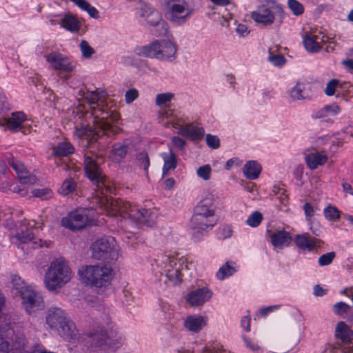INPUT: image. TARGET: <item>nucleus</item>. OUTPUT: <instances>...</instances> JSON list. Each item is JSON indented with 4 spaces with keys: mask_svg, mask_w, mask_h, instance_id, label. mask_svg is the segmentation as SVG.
Instances as JSON below:
<instances>
[{
    "mask_svg": "<svg viewBox=\"0 0 353 353\" xmlns=\"http://www.w3.org/2000/svg\"><path fill=\"white\" fill-rule=\"evenodd\" d=\"M74 136L86 141L83 161L86 176L96 184V191L100 192L103 195L102 197H107V193L111 192V187L100 168L101 163L103 161V156L95 152V146L93 145L102 136V133L90 126L81 125L80 128H76Z\"/></svg>",
    "mask_w": 353,
    "mask_h": 353,
    "instance_id": "1",
    "label": "nucleus"
},
{
    "mask_svg": "<svg viewBox=\"0 0 353 353\" xmlns=\"http://www.w3.org/2000/svg\"><path fill=\"white\" fill-rule=\"evenodd\" d=\"M84 97L91 106L92 114L95 122L99 123L98 130H95L103 135L116 134L118 132V128L112 124L119 121V114L103 105V101H101V93L97 90L87 92Z\"/></svg>",
    "mask_w": 353,
    "mask_h": 353,
    "instance_id": "2",
    "label": "nucleus"
},
{
    "mask_svg": "<svg viewBox=\"0 0 353 353\" xmlns=\"http://www.w3.org/2000/svg\"><path fill=\"white\" fill-rule=\"evenodd\" d=\"M72 276V270L68 262L61 259H57L48 268L44 276V284L48 291L58 292L71 280Z\"/></svg>",
    "mask_w": 353,
    "mask_h": 353,
    "instance_id": "3",
    "label": "nucleus"
},
{
    "mask_svg": "<svg viewBox=\"0 0 353 353\" xmlns=\"http://www.w3.org/2000/svg\"><path fill=\"white\" fill-rule=\"evenodd\" d=\"M46 322L50 329L58 331L67 339L74 338L77 334L75 325L61 307H49L46 312Z\"/></svg>",
    "mask_w": 353,
    "mask_h": 353,
    "instance_id": "4",
    "label": "nucleus"
},
{
    "mask_svg": "<svg viewBox=\"0 0 353 353\" xmlns=\"http://www.w3.org/2000/svg\"><path fill=\"white\" fill-rule=\"evenodd\" d=\"M103 205L108 213L111 216L119 214L123 218H128L132 221L140 223L141 220H145L143 213L144 208L132 206L127 201L121 200H109L108 197H101L99 201Z\"/></svg>",
    "mask_w": 353,
    "mask_h": 353,
    "instance_id": "5",
    "label": "nucleus"
},
{
    "mask_svg": "<svg viewBox=\"0 0 353 353\" xmlns=\"http://www.w3.org/2000/svg\"><path fill=\"white\" fill-rule=\"evenodd\" d=\"M112 272V268L108 265L85 266L79 270V274L83 282L96 288L106 287L110 285L113 277Z\"/></svg>",
    "mask_w": 353,
    "mask_h": 353,
    "instance_id": "6",
    "label": "nucleus"
},
{
    "mask_svg": "<svg viewBox=\"0 0 353 353\" xmlns=\"http://www.w3.org/2000/svg\"><path fill=\"white\" fill-rule=\"evenodd\" d=\"M159 265L161 268V274L165 276L174 285L178 284L181 281L182 272L188 270V264L183 259L178 260L175 257L163 256L159 259Z\"/></svg>",
    "mask_w": 353,
    "mask_h": 353,
    "instance_id": "7",
    "label": "nucleus"
},
{
    "mask_svg": "<svg viewBox=\"0 0 353 353\" xmlns=\"http://www.w3.org/2000/svg\"><path fill=\"white\" fill-rule=\"evenodd\" d=\"M92 257L97 260H115L119 256L115 240L112 236L96 241L92 246Z\"/></svg>",
    "mask_w": 353,
    "mask_h": 353,
    "instance_id": "8",
    "label": "nucleus"
},
{
    "mask_svg": "<svg viewBox=\"0 0 353 353\" xmlns=\"http://www.w3.org/2000/svg\"><path fill=\"white\" fill-rule=\"evenodd\" d=\"M165 17L175 25L184 23L189 17L191 10L185 0H165Z\"/></svg>",
    "mask_w": 353,
    "mask_h": 353,
    "instance_id": "9",
    "label": "nucleus"
},
{
    "mask_svg": "<svg viewBox=\"0 0 353 353\" xmlns=\"http://www.w3.org/2000/svg\"><path fill=\"white\" fill-rule=\"evenodd\" d=\"M87 209L77 210L70 212L67 216L62 218L61 225L71 230H81L92 223Z\"/></svg>",
    "mask_w": 353,
    "mask_h": 353,
    "instance_id": "10",
    "label": "nucleus"
},
{
    "mask_svg": "<svg viewBox=\"0 0 353 353\" xmlns=\"http://www.w3.org/2000/svg\"><path fill=\"white\" fill-rule=\"evenodd\" d=\"M336 336L339 339L343 344L338 343L334 345L330 352L335 353L336 349L341 350L342 353H353V345H350V343L353 339V332L344 322L340 321L337 323L336 331Z\"/></svg>",
    "mask_w": 353,
    "mask_h": 353,
    "instance_id": "11",
    "label": "nucleus"
},
{
    "mask_svg": "<svg viewBox=\"0 0 353 353\" xmlns=\"http://www.w3.org/2000/svg\"><path fill=\"white\" fill-rule=\"evenodd\" d=\"M21 299L23 307L30 315L35 314L44 307L43 297L32 289L23 292Z\"/></svg>",
    "mask_w": 353,
    "mask_h": 353,
    "instance_id": "12",
    "label": "nucleus"
},
{
    "mask_svg": "<svg viewBox=\"0 0 353 353\" xmlns=\"http://www.w3.org/2000/svg\"><path fill=\"white\" fill-rule=\"evenodd\" d=\"M214 217L194 214L190 220L193 237L197 240L200 239L205 232L214 227Z\"/></svg>",
    "mask_w": 353,
    "mask_h": 353,
    "instance_id": "13",
    "label": "nucleus"
},
{
    "mask_svg": "<svg viewBox=\"0 0 353 353\" xmlns=\"http://www.w3.org/2000/svg\"><path fill=\"white\" fill-rule=\"evenodd\" d=\"M8 164L15 170L18 179L21 184L31 185L37 183L35 176L30 174L24 165L13 157L8 159Z\"/></svg>",
    "mask_w": 353,
    "mask_h": 353,
    "instance_id": "14",
    "label": "nucleus"
},
{
    "mask_svg": "<svg viewBox=\"0 0 353 353\" xmlns=\"http://www.w3.org/2000/svg\"><path fill=\"white\" fill-rule=\"evenodd\" d=\"M212 296V291L203 287L190 292L187 294L185 301L192 307H199L209 301Z\"/></svg>",
    "mask_w": 353,
    "mask_h": 353,
    "instance_id": "15",
    "label": "nucleus"
},
{
    "mask_svg": "<svg viewBox=\"0 0 353 353\" xmlns=\"http://www.w3.org/2000/svg\"><path fill=\"white\" fill-rule=\"evenodd\" d=\"M45 58L54 70L67 72H71L73 70V66L68 57L58 52L52 51L46 55Z\"/></svg>",
    "mask_w": 353,
    "mask_h": 353,
    "instance_id": "16",
    "label": "nucleus"
},
{
    "mask_svg": "<svg viewBox=\"0 0 353 353\" xmlns=\"http://www.w3.org/2000/svg\"><path fill=\"white\" fill-rule=\"evenodd\" d=\"M173 127L178 129V133L192 141L201 140L204 136V130L203 128L194 125L192 124H187L180 125L175 123Z\"/></svg>",
    "mask_w": 353,
    "mask_h": 353,
    "instance_id": "17",
    "label": "nucleus"
},
{
    "mask_svg": "<svg viewBox=\"0 0 353 353\" xmlns=\"http://www.w3.org/2000/svg\"><path fill=\"white\" fill-rule=\"evenodd\" d=\"M194 214L214 217V195L207 194L194 208Z\"/></svg>",
    "mask_w": 353,
    "mask_h": 353,
    "instance_id": "18",
    "label": "nucleus"
},
{
    "mask_svg": "<svg viewBox=\"0 0 353 353\" xmlns=\"http://www.w3.org/2000/svg\"><path fill=\"white\" fill-rule=\"evenodd\" d=\"M294 241L296 247L309 252L314 251L319 246L318 243H320V240L312 237L307 233L296 235L294 238Z\"/></svg>",
    "mask_w": 353,
    "mask_h": 353,
    "instance_id": "19",
    "label": "nucleus"
},
{
    "mask_svg": "<svg viewBox=\"0 0 353 353\" xmlns=\"http://www.w3.org/2000/svg\"><path fill=\"white\" fill-rule=\"evenodd\" d=\"M252 19L256 23L264 26H270L274 21V15L272 11L267 8L260 7L257 10L251 13Z\"/></svg>",
    "mask_w": 353,
    "mask_h": 353,
    "instance_id": "20",
    "label": "nucleus"
},
{
    "mask_svg": "<svg viewBox=\"0 0 353 353\" xmlns=\"http://www.w3.org/2000/svg\"><path fill=\"white\" fill-rule=\"evenodd\" d=\"M159 41L157 40L151 43L142 46L138 48L137 53L139 55H141L145 57L156 58L159 59V57H161V54L158 53L159 49H160Z\"/></svg>",
    "mask_w": 353,
    "mask_h": 353,
    "instance_id": "21",
    "label": "nucleus"
},
{
    "mask_svg": "<svg viewBox=\"0 0 353 353\" xmlns=\"http://www.w3.org/2000/svg\"><path fill=\"white\" fill-rule=\"evenodd\" d=\"M291 236L290 233L284 230H279L271 235L272 245L278 248H283L290 244Z\"/></svg>",
    "mask_w": 353,
    "mask_h": 353,
    "instance_id": "22",
    "label": "nucleus"
},
{
    "mask_svg": "<svg viewBox=\"0 0 353 353\" xmlns=\"http://www.w3.org/2000/svg\"><path fill=\"white\" fill-rule=\"evenodd\" d=\"M26 119V116L23 112H16L12 113L10 117L6 119V123L10 130L18 131Z\"/></svg>",
    "mask_w": 353,
    "mask_h": 353,
    "instance_id": "23",
    "label": "nucleus"
},
{
    "mask_svg": "<svg viewBox=\"0 0 353 353\" xmlns=\"http://www.w3.org/2000/svg\"><path fill=\"white\" fill-rule=\"evenodd\" d=\"M159 46L161 48L159 49L158 53L161 54V57H159V59H167L175 55L176 48L171 41L166 40L159 41Z\"/></svg>",
    "mask_w": 353,
    "mask_h": 353,
    "instance_id": "24",
    "label": "nucleus"
},
{
    "mask_svg": "<svg viewBox=\"0 0 353 353\" xmlns=\"http://www.w3.org/2000/svg\"><path fill=\"white\" fill-rule=\"evenodd\" d=\"M141 17L144 18L150 26H154L163 21L161 15L157 10L145 6L141 10Z\"/></svg>",
    "mask_w": 353,
    "mask_h": 353,
    "instance_id": "25",
    "label": "nucleus"
},
{
    "mask_svg": "<svg viewBox=\"0 0 353 353\" xmlns=\"http://www.w3.org/2000/svg\"><path fill=\"white\" fill-rule=\"evenodd\" d=\"M327 157L320 152L310 153L305 157L307 165L311 170H315L319 165H322L326 163Z\"/></svg>",
    "mask_w": 353,
    "mask_h": 353,
    "instance_id": "26",
    "label": "nucleus"
},
{
    "mask_svg": "<svg viewBox=\"0 0 353 353\" xmlns=\"http://www.w3.org/2000/svg\"><path fill=\"white\" fill-rule=\"evenodd\" d=\"M184 325L188 330L198 332L205 325V319L201 316H189L186 318Z\"/></svg>",
    "mask_w": 353,
    "mask_h": 353,
    "instance_id": "27",
    "label": "nucleus"
},
{
    "mask_svg": "<svg viewBox=\"0 0 353 353\" xmlns=\"http://www.w3.org/2000/svg\"><path fill=\"white\" fill-rule=\"evenodd\" d=\"M261 166L255 161H248L243 166V173L247 179L254 180L261 173Z\"/></svg>",
    "mask_w": 353,
    "mask_h": 353,
    "instance_id": "28",
    "label": "nucleus"
},
{
    "mask_svg": "<svg viewBox=\"0 0 353 353\" xmlns=\"http://www.w3.org/2000/svg\"><path fill=\"white\" fill-rule=\"evenodd\" d=\"M92 343L96 347H103L110 345L111 339L106 330L101 329L91 334Z\"/></svg>",
    "mask_w": 353,
    "mask_h": 353,
    "instance_id": "29",
    "label": "nucleus"
},
{
    "mask_svg": "<svg viewBox=\"0 0 353 353\" xmlns=\"http://www.w3.org/2000/svg\"><path fill=\"white\" fill-rule=\"evenodd\" d=\"M334 312L346 319L349 321H353V319L350 316L353 314V307L345 302H338L333 305Z\"/></svg>",
    "mask_w": 353,
    "mask_h": 353,
    "instance_id": "30",
    "label": "nucleus"
},
{
    "mask_svg": "<svg viewBox=\"0 0 353 353\" xmlns=\"http://www.w3.org/2000/svg\"><path fill=\"white\" fill-rule=\"evenodd\" d=\"M318 37L307 32L303 36V44L307 51L315 53L321 50V46L317 41Z\"/></svg>",
    "mask_w": 353,
    "mask_h": 353,
    "instance_id": "31",
    "label": "nucleus"
},
{
    "mask_svg": "<svg viewBox=\"0 0 353 353\" xmlns=\"http://www.w3.org/2000/svg\"><path fill=\"white\" fill-rule=\"evenodd\" d=\"M129 147L125 144L115 143L112 145L110 157L115 162H120L128 154Z\"/></svg>",
    "mask_w": 353,
    "mask_h": 353,
    "instance_id": "32",
    "label": "nucleus"
},
{
    "mask_svg": "<svg viewBox=\"0 0 353 353\" xmlns=\"http://www.w3.org/2000/svg\"><path fill=\"white\" fill-rule=\"evenodd\" d=\"M61 25L63 28L72 32H76L80 28L79 20L72 14L65 15L61 19Z\"/></svg>",
    "mask_w": 353,
    "mask_h": 353,
    "instance_id": "33",
    "label": "nucleus"
},
{
    "mask_svg": "<svg viewBox=\"0 0 353 353\" xmlns=\"http://www.w3.org/2000/svg\"><path fill=\"white\" fill-rule=\"evenodd\" d=\"M290 97L294 101L309 99L308 94L305 92V84L297 82L290 91Z\"/></svg>",
    "mask_w": 353,
    "mask_h": 353,
    "instance_id": "34",
    "label": "nucleus"
},
{
    "mask_svg": "<svg viewBox=\"0 0 353 353\" xmlns=\"http://www.w3.org/2000/svg\"><path fill=\"white\" fill-rule=\"evenodd\" d=\"M340 112V108L336 103L327 105L321 110L314 112L313 117L321 119L326 117L330 114H336Z\"/></svg>",
    "mask_w": 353,
    "mask_h": 353,
    "instance_id": "35",
    "label": "nucleus"
},
{
    "mask_svg": "<svg viewBox=\"0 0 353 353\" xmlns=\"http://www.w3.org/2000/svg\"><path fill=\"white\" fill-rule=\"evenodd\" d=\"M164 165L163 168V176L168 174L170 170H174L176 167V155L170 150V154L163 153L162 154Z\"/></svg>",
    "mask_w": 353,
    "mask_h": 353,
    "instance_id": "36",
    "label": "nucleus"
},
{
    "mask_svg": "<svg viewBox=\"0 0 353 353\" xmlns=\"http://www.w3.org/2000/svg\"><path fill=\"white\" fill-rule=\"evenodd\" d=\"M26 345V340L23 336H15L8 346L7 353H22Z\"/></svg>",
    "mask_w": 353,
    "mask_h": 353,
    "instance_id": "37",
    "label": "nucleus"
},
{
    "mask_svg": "<svg viewBox=\"0 0 353 353\" xmlns=\"http://www.w3.org/2000/svg\"><path fill=\"white\" fill-rule=\"evenodd\" d=\"M12 283L13 290H15V294L20 296L23 295V292L29 291L30 289H32L21 279V277L18 276H14L12 277Z\"/></svg>",
    "mask_w": 353,
    "mask_h": 353,
    "instance_id": "38",
    "label": "nucleus"
},
{
    "mask_svg": "<svg viewBox=\"0 0 353 353\" xmlns=\"http://www.w3.org/2000/svg\"><path fill=\"white\" fill-rule=\"evenodd\" d=\"M77 187V183L72 179H66L61 184L59 192L62 195H68L73 193Z\"/></svg>",
    "mask_w": 353,
    "mask_h": 353,
    "instance_id": "39",
    "label": "nucleus"
},
{
    "mask_svg": "<svg viewBox=\"0 0 353 353\" xmlns=\"http://www.w3.org/2000/svg\"><path fill=\"white\" fill-rule=\"evenodd\" d=\"M74 152V147L68 142L59 143L53 149V153L59 156H68Z\"/></svg>",
    "mask_w": 353,
    "mask_h": 353,
    "instance_id": "40",
    "label": "nucleus"
},
{
    "mask_svg": "<svg viewBox=\"0 0 353 353\" xmlns=\"http://www.w3.org/2000/svg\"><path fill=\"white\" fill-rule=\"evenodd\" d=\"M235 272L234 267L232 266L228 262L223 265L216 273V277L219 280H223L225 278L232 275Z\"/></svg>",
    "mask_w": 353,
    "mask_h": 353,
    "instance_id": "41",
    "label": "nucleus"
},
{
    "mask_svg": "<svg viewBox=\"0 0 353 353\" xmlns=\"http://www.w3.org/2000/svg\"><path fill=\"white\" fill-rule=\"evenodd\" d=\"M136 163L141 168L143 169L147 175L148 169L150 165V160L147 153L142 152L138 154L136 158Z\"/></svg>",
    "mask_w": 353,
    "mask_h": 353,
    "instance_id": "42",
    "label": "nucleus"
},
{
    "mask_svg": "<svg viewBox=\"0 0 353 353\" xmlns=\"http://www.w3.org/2000/svg\"><path fill=\"white\" fill-rule=\"evenodd\" d=\"M154 28L151 30L152 34L157 37L165 36L168 32V25L166 22L163 20L161 22H158L157 24L152 26Z\"/></svg>",
    "mask_w": 353,
    "mask_h": 353,
    "instance_id": "43",
    "label": "nucleus"
},
{
    "mask_svg": "<svg viewBox=\"0 0 353 353\" xmlns=\"http://www.w3.org/2000/svg\"><path fill=\"white\" fill-rule=\"evenodd\" d=\"M79 48L82 53V56L85 59H90L95 52L93 48H92L88 41L82 40L79 44Z\"/></svg>",
    "mask_w": 353,
    "mask_h": 353,
    "instance_id": "44",
    "label": "nucleus"
},
{
    "mask_svg": "<svg viewBox=\"0 0 353 353\" xmlns=\"http://www.w3.org/2000/svg\"><path fill=\"white\" fill-rule=\"evenodd\" d=\"M32 195L43 200L48 199L52 196V192L49 188H37L32 191Z\"/></svg>",
    "mask_w": 353,
    "mask_h": 353,
    "instance_id": "45",
    "label": "nucleus"
},
{
    "mask_svg": "<svg viewBox=\"0 0 353 353\" xmlns=\"http://www.w3.org/2000/svg\"><path fill=\"white\" fill-rule=\"evenodd\" d=\"M288 5L292 13L296 16L301 15L304 12L303 6L296 0H288Z\"/></svg>",
    "mask_w": 353,
    "mask_h": 353,
    "instance_id": "46",
    "label": "nucleus"
},
{
    "mask_svg": "<svg viewBox=\"0 0 353 353\" xmlns=\"http://www.w3.org/2000/svg\"><path fill=\"white\" fill-rule=\"evenodd\" d=\"M143 212H145L143 213L144 216V219L145 220H141L140 223H144L150 227L153 226L156 223L157 219L155 213L146 209H143Z\"/></svg>",
    "mask_w": 353,
    "mask_h": 353,
    "instance_id": "47",
    "label": "nucleus"
},
{
    "mask_svg": "<svg viewBox=\"0 0 353 353\" xmlns=\"http://www.w3.org/2000/svg\"><path fill=\"white\" fill-rule=\"evenodd\" d=\"M263 216L259 212H254L247 219L246 223L251 227L258 226L262 221Z\"/></svg>",
    "mask_w": 353,
    "mask_h": 353,
    "instance_id": "48",
    "label": "nucleus"
},
{
    "mask_svg": "<svg viewBox=\"0 0 353 353\" xmlns=\"http://www.w3.org/2000/svg\"><path fill=\"white\" fill-rule=\"evenodd\" d=\"M336 256V253L334 252H330L326 254L321 255L318 260L319 265L320 266H325L330 265L333 259Z\"/></svg>",
    "mask_w": 353,
    "mask_h": 353,
    "instance_id": "49",
    "label": "nucleus"
},
{
    "mask_svg": "<svg viewBox=\"0 0 353 353\" xmlns=\"http://www.w3.org/2000/svg\"><path fill=\"white\" fill-rule=\"evenodd\" d=\"M16 237L21 243H26L33 239L34 234L30 230H26L18 233Z\"/></svg>",
    "mask_w": 353,
    "mask_h": 353,
    "instance_id": "50",
    "label": "nucleus"
},
{
    "mask_svg": "<svg viewBox=\"0 0 353 353\" xmlns=\"http://www.w3.org/2000/svg\"><path fill=\"white\" fill-rule=\"evenodd\" d=\"M211 170H212L210 165H204L197 169L196 173L199 177L202 178L205 181H207L210 179Z\"/></svg>",
    "mask_w": 353,
    "mask_h": 353,
    "instance_id": "51",
    "label": "nucleus"
},
{
    "mask_svg": "<svg viewBox=\"0 0 353 353\" xmlns=\"http://www.w3.org/2000/svg\"><path fill=\"white\" fill-rule=\"evenodd\" d=\"M173 97L174 94L172 93L167 92L159 94L156 97V104L157 105L165 104L166 103L170 102Z\"/></svg>",
    "mask_w": 353,
    "mask_h": 353,
    "instance_id": "52",
    "label": "nucleus"
},
{
    "mask_svg": "<svg viewBox=\"0 0 353 353\" xmlns=\"http://www.w3.org/2000/svg\"><path fill=\"white\" fill-rule=\"evenodd\" d=\"M273 191L276 195H278L277 199L279 200V202L281 204L286 205L288 199V196L285 194V190L283 188L274 186Z\"/></svg>",
    "mask_w": 353,
    "mask_h": 353,
    "instance_id": "53",
    "label": "nucleus"
},
{
    "mask_svg": "<svg viewBox=\"0 0 353 353\" xmlns=\"http://www.w3.org/2000/svg\"><path fill=\"white\" fill-rule=\"evenodd\" d=\"M206 143L208 147L217 149L220 146V141L218 137L208 134L206 135Z\"/></svg>",
    "mask_w": 353,
    "mask_h": 353,
    "instance_id": "54",
    "label": "nucleus"
},
{
    "mask_svg": "<svg viewBox=\"0 0 353 353\" xmlns=\"http://www.w3.org/2000/svg\"><path fill=\"white\" fill-rule=\"evenodd\" d=\"M339 83V81L335 79L330 80L326 85L325 93L327 96H332L334 94L335 90Z\"/></svg>",
    "mask_w": 353,
    "mask_h": 353,
    "instance_id": "55",
    "label": "nucleus"
},
{
    "mask_svg": "<svg viewBox=\"0 0 353 353\" xmlns=\"http://www.w3.org/2000/svg\"><path fill=\"white\" fill-rule=\"evenodd\" d=\"M325 216L329 220H336L339 218V210L334 207H328L324 210Z\"/></svg>",
    "mask_w": 353,
    "mask_h": 353,
    "instance_id": "56",
    "label": "nucleus"
},
{
    "mask_svg": "<svg viewBox=\"0 0 353 353\" xmlns=\"http://www.w3.org/2000/svg\"><path fill=\"white\" fill-rule=\"evenodd\" d=\"M139 97V92L135 88H131L128 90L125 94V102L128 104H130Z\"/></svg>",
    "mask_w": 353,
    "mask_h": 353,
    "instance_id": "57",
    "label": "nucleus"
},
{
    "mask_svg": "<svg viewBox=\"0 0 353 353\" xmlns=\"http://www.w3.org/2000/svg\"><path fill=\"white\" fill-rule=\"evenodd\" d=\"M269 60L272 62L274 65L281 66L285 63V58L283 55L276 54V55H270L269 57Z\"/></svg>",
    "mask_w": 353,
    "mask_h": 353,
    "instance_id": "58",
    "label": "nucleus"
},
{
    "mask_svg": "<svg viewBox=\"0 0 353 353\" xmlns=\"http://www.w3.org/2000/svg\"><path fill=\"white\" fill-rule=\"evenodd\" d=\"M172 141L173 145L175 147H176L179 149H181V150L183 148L184 145H185V141L179 137H172Z\"/></svg>",
    "mask_w": 353,
    "mask_h": 353,
    "instance_id": "59",
    "label": "nucleus"
},
{
    "mask_svg": "<svg viewBox=\"0 0 353 353\" xmlns=\"http://www.w3.org/2000/svg\"><path fill=\"white\" fill-rule=\"evenodd\" d=\"M243 340L245 343L246 346L252 351L256 352L260 349L259 346L257 344L253 343L250 339L244 337Z\"/></svg>",
    "mask_w": 353,
    "mask_h": 353,
    "instance_id": "60",
    "label": "nucleus"
},
{
    "mask_svg": "<svg viewBox=\"0 0 353 353\" xmlns=\"http://www.w3.org/2000/svg\"><path fill=\"white\" fill-rule=\"evenodd\" d=\"M8 346H10V343L0 336V353H7Z\"/></svg>",
    "mask_w": 353,
    "mask_h": 353,
    "instance_id": "61",
    "label": "nucleus"
},
{
    "mask_svg": "<svg viewBox=\"0 0 353 353\" xmlns=\"http://www.w3.org/2000/svg\"><path fill=\"white\" fill-rule=\"evenodd\" d=\"M303 210L307 217H311L314 214L313 207L309 203H306L303 205Z\"/></svg>",
    "mask_w": 353,
    "mask_h": 353,
    "instance_id": "62",
    "label": "nucleus"
},
{
    "mask_svg": "<svg viewBox=\"0 0 353 353\" xmlns=\"http://www.w3.org/2000/svg\"><path fill=\"white\" fill-rule=\"evenodd\" d=\"M241 325L247 332L250 330V319L248 316H244L241 320Z\"/></svg>",
    "mask_w": 353,
    "mask_h": 353,
    "instance_id": "63",
    "label": "nucleus"
},
{
    "mask_svg": "<svg viewBox=\"0 0 353 353\" xmlns=\"http://www.w3.org/2000/svg\"><path fill=\"white\" fill-rule=\"evenodd\" d=\"M13 192H16L19 195L24 196L27 194L28 191L26 189L23 188H20L19 186H14L12 189H10Z\"/></svg>",
    "mask_w": 353,
    "mask_h": 353,
    "instance_id": "64",
    "label": "nucleus"
}]
</instances>
